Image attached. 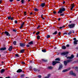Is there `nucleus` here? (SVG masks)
<instances>
[{"mask_svg": "<svg viewBox=\"0 0 78 78\" xmlns=\"http://www.w3.org/2000/svg\"><path fill=\"white\" fill-rule=\"evenodd\" d=\"M69 54V52H63L61 54L62 55H65V57H66L67 59H69L66 61H64V64L65 66H66L67 64L69 62H72V61L73 60L72 59L74 57L73 55L72 54L71 55V56H68L67 55Z\"/></svg>", "mask_w": 78, "mask_h": 78, "instance_id": "obj_1", "label": "nucleus"}, {"mask_svg": "<svg viewBox=\"0 0 78 78\" xmlns=\"http://www.w3.org/2000/svg\"><path fill=\"white\" fill-rule=\"evenodd\" d=\"M65 11L66 9H65V8H63V7H62L58 12V13L59 14L60 13V14H62V12Z\"/></svg>", "mask_w": 78, "mask_h": 78, "instance_id": "obj_2", "label": "nucleus"}, {"mask_svg": "<svg viewBox=\"0 0 78 78\" xmlns=\"http://www.w3.org/2000/svg\"><path fill=\"white\" fill-rule=\"evenodd\" d=\"M75 24L73 23L70 24L68 25V27L69 28H73L75 27Z\"/></svg>", "mask_w": 78, "mask_h": 78, "instance_id": "obj_3", "label": "nucleus"}, {"mask_svg": "<svg viewBox=\"0 0 78 78\" xmlns=\"http://www.w3.org/2000/svg\"><path fill=\"white\" fill-rule=\"evenodd\" d=\"M4 34L5 35H6V36H7L9 37L10 36V34H9V32L6 31H5V32Z\"/></svg>", "mask_w": 78, "mask_h": 78, "instance_id": "obj_4", "label": "nucleus"}, {"mask_svg": "<svg viewBox=\"0 0 78 78\" xmlns=\"http://www.w3.org/2000/svg\"><path fill=\"white\" fill-rule=\"evenodd\" d=\"M69 70H70V68H69L66 69H64L62 71V72L64 73L66 72H67V71H69Z\"/></svg>", "mask_w": 78, "mask_h": 78, "instance_id": "obj_5", "label": "nucleus"}, {"mask_svg": "<svg viewBox=\"0 0 78 78\" xmlns=\"http://www.w3.org/2000/svg\"><path fill=\"white\" fill-rule=\"evenodd\" d=\"M69 73L70 75H73L74 76H76V74L73 73V71H71V72H70Z\"/></svg>", "mask_w": 78, "mask_h": 78, "instance_id": "obj_6", "label": "nucleus"}, {"mask_svg": "<svg viewBox=\"0 0 78 78\" xmlns=\"http://www.w3.org/2000/svg\"><path fill=\"white\" fill-rule=\"evenodd\" d=\"M20 47H25V43H20Z\"/></svg>", "mask_w": 78, "mask_h": 78, "instance_id": "obj_7", "label": "nucleus"}, {"mask_svg": "<svg viewBox=\"0 0 78 78\" xmlns=\"http://www.w3.org/2000/svg\"><path fill=\"white\" fill-rule=\"evenodd\" d=\"M28 44L30 45H32L34 44V42L33 41H30L29 43Z\"/></svg>", "mask_w": 78, "mask_h": 78, "instance_id": "obj_8", "label": "nucleus"}, {"mask_svg": "<svg viewBox=\"0 0 78 78\" xmlns=\"http://www.w3.org/2000/svg\"><path fill=\"white\" fill-rule=\"evenodd\" d=\"M16 72L17 73H20V72H22V70L20 69H19Z\"/></svg>", "mask_w": 78, "mask_h": 78, "instance_id": "obj_9", "label": "nucleus"}, {"mask_svg": "<svg viewBox=\"0 0 78 78\" xmlns=\"http://www.w3.org/2000/svg\"><path fill=\"white\" fill-rule=\"evenodd\" d=\"M62 65H61L59 66L58 70H60L62 69Z\"/></svg>", "mask_w": 78, "mask_h": 78, "instance_id": "obj_10", "label": "nucleus"}, {"mask_svg": "<svg viewBox=\"0 0 78 78\" xmlns=\"http://www.w3.org/2000/svg\"><path fill=\"white\" fill-rule=\"evenodd\" d=\"M48 69H49V70H52V69H53V67L51 66H48Z\"/></svg>", "mask_w": 78, "mask_h": 78, "instance_id": "obj_11", "label": "nucleus"}, {"mask_svg": "<svg viewBox=\"0 0 78 78\" xmlns=\"http://www.w3.org/2000/svg\"><path fill=\"white\" fill-rule=\"evenodd\" d=\"M12 46H11L9 48V51H11L12 50Z\"/></svg>", "mask_w": 78, "mask_h": 78, "instance_id": "obj_12", "label": "nucleus"}, {"mask_svg": "<svg viewBox=\"0 0 78 78\" xmlns=\"http://www.w3.org/2000/svg\"><path fill=\"white\" fill-rule=\"evenodd\" d=\"M45 3H41V6H42V7H44L45 6Z\"/></svg>", "mask_w": 78, "mask_h": 78, "instance_id": "obj_13", "label": "nucleus"}, {"mask_svg": "<svg viewBox=\"0 0 78 78\" xmlns=\"http://www.w3.org/2000/svg\"><path fill=\"white\" fill-rule=\"evenodd\" d=\"M6 50V47L1 48L0 49V50Z\"/></svg>", "mask_w": 78, "mask_h": 78, "instance_id": "obj_14", "label": "nucleus"}, {"mask_svg": "<svg viewBox=\"0 0 78 78\" xmlns=\"http://www.w3.org/2000/svg\"><path fill=\"white\" fill-rule=\"evenodd\" d=\"M5 71V69H2L1 71V73H3Z\"/></svg>", "mask_w": 78, "mask_h": 78, "instance_id": "obj_15", "label": "nucleus"}, {"mask_svg": "<svg viewBox=\"0 0 78 78\" xmlns=\"http://www.w3.org/2000/svg\"><path fill=\"white\" fill-rule=\"evenodd\" d=\"M34 70L35 72H39L40 71L39 69H37L36 68H34Z\"/></svg>", "mask_w": 78, "mask_h": 78, "instance_id": "obj_16", "label": "nucleus"}, {"mask_svg": "<svg viewBox=\"0 0 78 78\" xmlns=\"http://www.w3.org/2000/svg\"><path fill=\"white\" fill-rule=\"evenodd\" d=\"M62 49H63V50H65V49H66V46L63 45L62 46Z\"/></svg>", "mask_w": 78, "mask_h": 78, "instance_id": "obj_17", "label": "nucleus"}, {"mask_svg": "<svg viewBox=\"0 0 78 78\" xmlns=\"http://www.w3.org/2000/svg\"><path fill=\"white\" fill-rule=\"evenodd\" d=\"M77 42H78V40L74 41V44H77L78 43H77Z\"/></svg>", "mask_w": 78, "mask_h": 78, "instance_id": "obj_18", "label": "nucleus"}, {"mask_svg": "<svg viewBox=\"0 0 78 78\" xmlns=\"http://www.w3.org/2000/svg\"><path fill=\"white\" fill-rule=\"evenodd\" d=\"M56 64V61H54L53 62L52 64L53 66H55Z\"/></svg>", "mask_w": 78, "mask_h": 78, "instance_id": "obj_19", "label": "nucleus"}, {"mask_svg": "<svg viewBox=\"0 0 78 78\" xmlns=\"http://www.w3.org/2000/svg\"><path fill=\"white\" fill-rule=\"evenodd\" d=\"M55 61H60V58H58L55 59Z\"/></svg>", "mask_w": 78, "mask_h": 78, "instance_id": "obj_20", "label": "nucleus"}, {"mask_svg": "<svg viewBox=\"0 0 78 78\" xmlns=\"http://www.w3.org/2000/svg\"><path fill=\"white\" fill-rule=\"evenodd\" d=\"M72 31H70L69 32V33H68V35H70V34H72Z\"/></svg>", "mask_w": 78, "mask_h": 78, "instance_id": "obj_21", "label": "nucleus"}, {"mask_svg": "<svg viewBox=\"0 0 78 78\" xmlns=\"http://www.w3.org/2000/svg\"><path fill=\"white\" fill-rule=\"evenodd\" d=\"M24 49H22L20 51V53H24Z\"/></svg>", "mask_w": 78, "mask_h": 78, "instance_id": "obj_22", "label": "nucleus"}, {"mask_svg": "<svg viewBox=\"0 0 78 78\" xmlns=\"http://www.w3.org/2000/svg\"><path fill=\"white\" fill-rule=\"evenodd\" d=\"M57 33H58V32L57 31H55L54 33L52 34L56 35V34H57Z\"/></svg>", "mask_w": 78, "mask_h": 78, "instance_id": "obj_23", "label": "nucleus"}, {"mask_svg": "<svg viewBox=\"0 0 78 78\" xmlns=\"http://www.w3.org/2000/svg\"><path fill=\"white\" fill-rule=\"evenodd\" d=\"M42 61L44 62H47V60H45V59H42Z\"/></svg>", "mask_w": 78, "mask_h": 78, "instance_id": "obj_24", "label": "nucleus"}, {"mask_svg": "<svg viewBox=\"0 0 78 78\" xmlns=\"http://www.w3.org/2000/svg\"><path fill=\"white\" fill-rule=\"evenodd\" d=\"M42 51L43 52H46V51H46V50L44 49V50H42Z\"/></svg>", "mask_w": 78, "mask_h": 78, "instance_id": "obj_25", "label": "nucleus"}, {"mask_svg": "<svg viewBox=\"0 0 78 78\" xmlns=\"http://www.w3.org/2000/svg\"><path fill=\"white\" fill-rule=\"evenodd\" d=\"M11 16H8V19L9 20H10V19H11Z\"/></svg>", "mask_w": 78, "mask_h": 78, "instance_id": "obj_26", "label": "nucleus"}, {"mask_svg": "<svg viewBox=\"0 0 78 78\" xmlns=\"http://www.w3.org/2000/svg\"><path fill=\"white\" fill-rule=\"evenodd\" d=\"M64 27H65L64 26L62 27H60L59 28H60V29H62L63 28H64Z\"/></svg>", "mask_w": 78, "mask_h": 78, "instance_id": "obj_27", "label": "nucleus"}, {"mask_svg": "<svg viewBox=\"0 0 78 78\" xmlns=\"http://www.w3.org/2000/svg\"><path fill=\"white\" fill-rule=\"evenodd\" d=\"M75 7V5H74V4H72V5H71V8H73Z\"/></svg>", "mask_w": 78, "mask_h": 78, "instance_id": "obj_28", "label": "nucleus"}, {"mask_svg": "<svg viewBox=\"0 0 78 78\" xmlns=\"http://www.w3.org/2000/svg\"><path fill=\"white\" fill-rule=\"evenodd\" d=\"M21 2L22 4H23V3H24V0H22L21 1Z\"/></svg>", "mask_w": 78, "mask_h": 78, "instance_id": "obj_29", "label": "nucleus"}, {"mask_svg": "<svg viewBox=\"0 0 78 78\" xmlns=\"http://www.w3.org/2000/svg\"><path fill=\"white\" fill-rule=\"evenodd\" d=\"M13 44L15 45H16V41H14L13 42Z\"/></svg>", "mask_w": 78, "mask_h": 78, "instance_id": "obj_30", "label": "nucleus"}, {"mask_svg": "<svg viewBox=\"0 0 78 78\" xmlns=\"http://www.w3.org/2000/svg\"><path fill=\"white\" fill-rule=\"evenodd\" d=\"M47 39H48V38H49V37H50V35H48L46 37Z\"/></svg>", "mask_w": 78, "mask_h": 78, "instance_id": "obj_31", "label": "nucleus"}, {"mask_svg": "<svg viewBox=\"0 0 78 78\" xmlns=\"http://www.w3.org/2000/svg\"><path fill=\"white\" fill-rule=\"evenodd\" d=\"M40 38V36L39 35H38L37 36V39H38V40H39V39Z\"/></svg>", "mask_w": 78, "mask_h": 78, "instance_id": "obj_32", "label": "nucleus"}, {"mask_svg": "<svg viewBox=\"0 0 78 78\" xmlns=\"http://www.w3.org/2000/svg\"><path fill=\"white\" fill-rule=\"evenodd\" d=\"M24 76H25V75H24V74H22V75H21V78H23V77H24Z\"/></svg>", "mask_w": 78, "mask_h": 78, "instance_id": "obj_33", "label": "nucleus"}, {"mask_svg": "<svg viewBox=\"0 0 78 78\" xmlns=\"http://www.w3.org/2000/svg\"><path fill=\"white\" fill-rule=\"evenodd\" d=\"M34 10L35 11H39V10H38V9H37L36 8H35Z\"/></svg>", "mask_w": 78, "mask_h": 78, "instance_id": "obj_34", "label": "nucleus"}, {"mask_svg": "<svg viewBox=\"0 0 78 78\" xmlns=\"http://www.w3.org/2000/svg\"><path fill=\"white\" fill-rule=\"evenodd\" d=\"M75 69H76V70L77 71H78V67H76Z\"/></svg>", "mask_w": 78, "mask_h": 78, "instance_id": "obj_35", "label": "nucleus"}, {"mask_svg": "<svg viewBox=\"0 0 78 78\" xmlns=\"http://www.w3.org/2000/svg\"><path fill=\"white\" fill-rule=\"evenodd\" d=\"M13 31H14V32H16V31H17V30H15V29H13Z\"/></svg>", "mask_w": 78, "mask_h": 78, "instance_id": "obj_36", "label": "nucleus"}, {"mask_svg": "<svg viewBox=\"0 0 78 78\" xmlns=\"http://www.w3.org/2000/svg\"><path fill=\"white\" fill-rule=\"evenodd\" d=\"M30 71H31V69H32V66H30Z\"/></svg>", "mask_w": 78, "mask_h": 78, "instance_id": "obj_37", "label": "nucleus"}, {"mask_svg": "<svg viewBox=\"0 0 78 78\" xmlns=\"http://www.w3.org/2000/svg\"><path fill=\"white\" fill-rule=\"evenodd\" d=\"M26 47H30V45L29 44H27L26 45Z\"/></svg>", "mask_w": 78, "mask_h": 78, "instance_id": "obj_38", "label": "nucleus"}, {"mask_svg": "<svg viewBox=\"0 0 78 78\" xmlns=\"http://www.w3.org/2000/svg\"><path fill=\"white\" fill-rule=\"evenodd\" d=\"M27 12H24V16H26L27 15Z\"/></svg>", "mask_w": 78, "mask_h": 78, "instance_id": "obj_39", "label": "nucleus"}, {"mask_svg": "<svg viewBox=\"0 0 78 78\" xmlns=\"http://www.w3.org/2000/svg\"><path fill=\"white\" fill-rule=\"evenodd\" d=\"M39 33H40V32H38L36 34V35H38Z\"/></svg>", "mask_w": 78, "mask_h": 78, "instance_id": "obj_40", "label": "nucleus"}, {"mask_svg": "<svg viewBox=\"0 0 78 78\" xmlns=\"http://www.w3.org/2000/svg\"><path fill=\"white\" fill-rule=\"evenodd\" d=\"M42 76H41V75H39L38 76V78H41Z\"/></svg>", "mask_w": 78, "mask_h": 78, "instance_id": "obj_41", "label": "nucleus"}, {"mask_svg": "<svg viewBox=\"0 0 78 78\" xmlns=\"http://www.w3.org/2000/svg\"><path fill=\"white\" fill-rule=\"evenodd\" d=\"M21 63H22V64H25V62H21Z\"/></svg>", "mask_w": 78, "mask_h": 78, "instance_id": "obj_42", "label": "nucleus"}, {"mask_svg": "<svg viewBox=\"0 0 78 78\" xmlns=\"http://www.w3.org/2000/svg\"><path fill=\"white\" fill-rule=\"evenodd\" d=\"M47 76L48 77V78H49L50 77V74H48V76Z\"/></svg>", "mask_w": 78, "mask_h": 78, "instance_id": "obj_43", "label": "nucleus"}, {"mask_svg": "<svg viewBox=\"0 0 78 78\" xmlns=\"http://www.w3.org/2000/svg\"><path fill=\"white\" fill-rule=\"evenodd\" d=\"M15 23H17V21L15 20Z\"/></svg>", "mask_w": 78, "mask_h": 78, "instance_id": "obj_44", "label": "nucleus"}, {"mask_svg": "<svg viewBox=\"0 0 78 78\" xmlns=\"http://www.w3.org/2000/svg\"><path fill=\"white\" fill-rule=\"evenodd\" d=\"M73 40L74 41H76V38H73Z\"/></svg>", "mask_w": 78, "mask_h": 78, "instance_id": "obj_45", "label": "nucleus"}, {"mask_svg": "<svg viewBox=\"0 0 78 78\" xmlns=\"http://www.w3.org/2000/svg\"><path fill=\"white\" fill-rule=\"evenodd\" d=\"M15 56H16V57H19V55H18V54H16Z\"/></svg>", "mask_w": 78, "mask_h": 78, "instance_id": "obj_46", "label": "nucleus"}, {"mask_svg": "<svg viewBox=\"0 0 78 78\" xmlns=\"http://www.w3.org/2000/svg\"><path fill=\"white\" fill-rule=\"evenodd\" d=\"M24 24H25V23L24 22L23 23L21 24V25L23 26V25H24Z\"/></svg>", "mask_w": 78, "mask_h": 78, "instance_id": "obj_47", "label": "nucleus"}, {"mask_svg": "<svg viewBox=\"0 0 78 78\" xmlns=\"http://www.w3.org/2000/svg\"><path fill=\"white\" fill-rule=\"evenodd\" d=\"M58 35L59 36H60V35H61V32H59L58 33Z\"/></svg>", "mask_w": 78, "mask_h": 78, "instance_id": "obj_48", "label": "nucleus"}, {"mask_svg": "<svg viewBox=\"0 0 78 78\" xmlns=\"http://www.w3.org/2000/svg\"><path fill=\"white\" fill-rule=\"evenodd\" d=\"M60 16H64V13H63L62 14H61L60 15Z\"/></svg>", "mask_w": 78, "mask_h": 78, "instance_id": "obj_49", "label": "nucleus"}, {"mask_svg": "<svg viewBox=\"0 0 78 78\" xmlns=\"http://www.w3.org/2000/svg\"><path fill=\"white\" fill-rule=\"evenodd\" d=\"M63 34H66V35H67V33H63Z\"/></svg>", "mask_w": 78, "mask_h": 78, "instance_id": "obj_50", "label": "nucleus"}, {"mask_svg": "<svg viewBox=\"0 0 78 78\" xmlns=\"http://www.w3.org/2000/svg\"><path fill=\"white\" fill-rule=\"evenodd\" d=\"M23 26L21 25V26H20V28H23Z\"/></svg>", "mask_w": 78, "mask_h": 78, "instance_id": "obj_51", "label": "nucleus"}, {"mask_svg": "<svg viewBox=\"0 0 78 78\" xmlns=\"http://www.w3.org/2000/svg\"><path fill=\"white\" fill-rule=\"evenodd\" d=\"M69 44H68L66 45V47H69Z\"/></svg>", "mask_w": 78, "mask_h": 78, "instance_id": "obj_52", "label": "nucleus"}, {"mask_svg": "<svg viewBox=\"0 0 78 78\" xmlns=\"http://www.w3.org/2000/svg\"><path fill=\"white\" fill-rule=\"evenodd\" d=\"M56 63H60V62L59 61H56Z\"/></svg>", "mask_w": 78, "mask_h": 78, "instance_id": "obj_53", "label": "nucleus"}, {"mask_svg": "<svg viewBox=\"0 0 78 78\" xmlns=\"http://www.w3.org/2000/svg\"><path fill=\"white\" fill-rule=\"evenodd\" d=\"M2 0H0V4L2 3Z\"/></svg>", "mask_w": 78, "mask_h": 78, "instance_id": "obj_54", "label": "nucleus"}, {"mask_svg": "<svg viewBox=\"0 0 78 78\" xmlns=\"http://www.w3.org/2000/svg\"><path fill=\"white\" fill-rule=\"evenodd\" d=\"M56 11H54L53 12V13L54 14H56Z\"/></svg>", "mask_w": 78, "mask_h": 78, "instance_id": "obj_55", "label": "nucleus"}, {"mask_svg": "<svg viewBox=\"0 0 78 78\" xmlns=\"http://www.w3.org/2000/svg\"><path fill=\"white\" fill-rule=\"evenodd\" d=\"M39 27H40V25L38 26L37 27V29L39 28Z\"/></svg>", "mask_w": 78, "mask_h": 78, "instance_id": "obj_56", "label": "nucleus"}, {"mask_svg": "<svg viewBox=\"0 0 78 78\" xmlns=\"http://www.w3.org/2000/svg\"><path fill=\"white\" fill-rule=\"evenodd\" d=\"M11 20H13V17H12V18L11 17Z\"/></svg>", "mask_w": 78, "mask_h": 78, "instance_id": "obj_57", "label": "nucleus"}, {"mask_svg": "<svg viewBox=\"0 0 78 78\" xmlns=\"http://www.w3.org/2000/svg\"><path fill=\"white\" fill-rule=\"evenodd\" d=\"M9 1L10 2H12L13 1V0H9Z\"/></svg>", "mask_w": 78, "mask_h": 78, "instance_id": "obj_58", "label": "nucleus"}, {"mask_svg": "<svg viewBox=\"0 0 78 78\" xmlns=\"http://www.w3.org/2000/svg\"><path fill=\"white\" fill-rule=\"evenodd\" d=\"M5 78H10V76L6 77Z\"/></svg>", "mask_w": 78, "mask_h": 78, "instance_id": "obj_59", "label": "nucleus"}, {"mask_svg": "<svg viewBox=\"0 0 78 78\" xmlns=\"http://www.w3.org/2000/svg\"><path fill=\"white\" fill-rule=\"evenodd\" d=\"M73 8H72V7H71V10H72V9H73Z\"/></svg>", "mask_w": 78, "mask_h": 78, "instance_id": "obj_60", "label": "nucleus"}, {"mask_svg": "<svg viewBox=\"0 0 78 78\" xmlns=\"http://www.w3.org/2000/svg\"><path fill=\"white\" fill-rule=\"evenodd\" d=\"M43 16V14H42L41 16V18H42L43 17H42Z\"/></svg>", "mask_w": 78, "mask_h": 78, "instance_id": "obj_61", "label": "nucleus"}, {"mask_svg": "<svg viewBox=\"0 0 78 78\" xmlns=\"http://www.w3.org/2000/svg\"><path fill=\"white\" fill-rule=\"evenodd\" d=\"M61 20V19H60V18H58V20L59 21V20Z\"/></svg>", "mask_w": 78, "mask_h": 78, "instance_id": "obj_62", "label": "nucleus"}, {"mask_svg": "<svg viewBox=\"0 0 78 78\" xmlns=\"http://www.w3.org/2000/svg\"><path fill=\"white\" fill-rule=\"evenodd\" d=\"M63 4H64V3H65V1H63Z\"/></svg>", "mask_w": 78, "mask_h": 78, "instance_id": "obj_63", "label": "nucleus"}, {"mask_svg": "<svg viewBox=\"0 0 78 78\" xmlns=\"http://www.w3.org/2000/svg\"><path fill=\"white\" fill-rule=\"evenodd\" d=\"M45 78H48V76H46L45 77Z\"/></svg>", "mask_w": 78, "mask_h": 78, "instance_id": "obj_64", "label": "nucleus"}]
</instances>
